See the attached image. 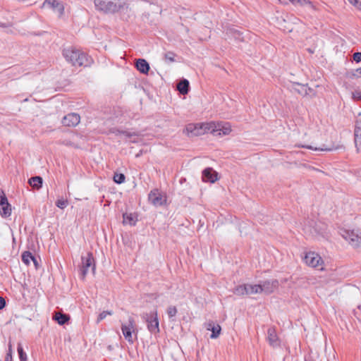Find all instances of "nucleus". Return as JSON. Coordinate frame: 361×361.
I'll use <instances>...</instances> for the list:
<instances>
[{
  "label": "nucleus",
  "instance_id": "obj_1",
  "mask_svg": "<svg viewBox=\"0 0 361 361\" xmlns=\"http://www.w3.org/2000/svg\"><path fill=\"white\" fill-rule=\"evenodd\" d=\"M63 55L73 66H88L92 62L87 54L72 47L63 49Z\"/></svg>",
  "mask_w": 361,
  "mask_h": 361
},
{
  "label": "nucleus",
  "instance_id": "obj_2",
  "mask_svg": "<svg viewBox=\"0 0 361 361\" xmlns=\"http://www.w3.org/2000/svg\"><path fill=\"white\" fill-rule=\"evenodd\" d=\"M94 2L97 9L104 13H113L128 8L126 4L121 1L114 2L108 0H94Z\"/></svg>",
  "mask_w": 361,
  "mask_h": 361
},
{
  "label": "nucleus",
  "instance_id": "obj_3",
  "mask_svg": "<svg viewBox=\"0 0 361 361\" xmlns=\"http://www.w3.org/2000/svg\"><path fill=\"white\" fill-rule=\"evenodd\" d=\"M231 126L228 122H209V133L214 136H223L230 134Z\"/></svg>",
  "mask_w": 361,
  "mask_h": 361
},
{
  "label": "nucleus",
  "instance_id": "obj_4",
  "mask_svg": "<svg viewBox=\"0 0 361 361\" xmlns=\"http://www.w3.org/2000/svg\"><path fill=\"white\" fill-rule=\"evenodd\" d=\"M209 123H189L185 127V132L190 137L200 136L205 133H209Z\"/></svg>",
  "mask_w": 361,
  "mask_h": 361
},
{
  "label": "nucleus",
  "instance_id": "obj_5",
  "mask_svg": "<svg viewBox=\"0 0 361 361\" xmlns=\"http://www.w3.org/2000/svg\"><path fill=\"white\" fill-rule=\"evenodd\" d=\"M341 235L353 247L361 252V233L355 231L342 230Z\"/></svg>",
  "mask_w": 361,
  "mask_h": 361
},
{
  "label": "nucleus",
  "instance_id": "obj_6",
  "mask_svg": "<svg viewBox=\"0 0 361 361\" xmlns=\"http://www.w3.org/2000/svg\"><path fill=\"white\" fill-rule=\"evenodd\" d=\"M81 259L82 266L80 267V277L82 279H84L88 273L90 268H91L92 273L94 274L95 264L92 253L91 252H87L85 257L82 256L81 257Z\"/></svg>",
  "mask_w": 361,
  "mask_h": 361
},
{
  "label": "nucleus",
  "instance_id": "obj_7",
  "mask_svg": "<svg viewBox=\"0 0 361 361\" xmlns=\"http://www.w3.org/2000/svg\"><path fill=\"white\" fill-rule=\"evenodd\" d=\"M142 318L147 322V329L152 334H157L159 332V320L157 312L154 311L150 314L144 313Z\"/></svg>",
  "mask_w": 361,
  "mask_h": 361
},
{
  "label": "nucleus",
  "instance_id": "obj_8",
  "mask_svg": "<svg viewBox=\"0 0 361 361\" xmlns=\"http://www.w3.org/2000/svg\"><path fill=\"white\" fill-rule=\"evenodd\" d=\"M148 200L155 207L162 206L166 202V195L158 189H154L149 193Z\"/></svg>",
  "mask_w": 361,
  "mask_h": 361
},
{
  "label": "nucleus",
  "instance_id": "obj_9",
  "mask_svg": "<svg viewBox=\"0 0 361 361\" xmlns=\"http://www.w3.org/2000/svg\"><path fill=\"white\" fill-rule=\"evenodd\" d=\"M135 323L133 317H129L128 323L121 325V330L125 338L130 343H133L132 336L133 332L135 331Z\"/></svg>",
  "mask_w": 361,
  "mask_h": 361
},
{
  "label": "nucleus",
  "instance_id": "obj_10",
  "mask_svg": "<svg viewBox=\"0 0 361 361\" xmlns=\"http://www.w3.org/2000/svg\"><path fill=\"white\" fill-rule=\"evenodd\" d=\"M304 260L308 266L322 269L323 260L317 253L314 252L307 253Z\"/></svg>",
  "mask_w": 361,
  "mask_h": 361
},
{
  "label": "nucleus",
  "instance_id": "obj_11",
  "mask_svg": "<svg viewBox=\"0 0 361 361\" xmlns=\"http://www.w3.org/2000/svg\"><path fill=\"white\" fill-rule=\"evenodd\" d=\"M0 214L4 218L8 217L11 214V205L8 203L3 190H0Z\"/></svg>",
  "mask_w": 361,
  "mask_h": 361
},
{
  "label": "nucleus",
  "instance_id": "obj_12",
  "mask_svg": "<svg viewBox=\"0 0 361 361\" xmlns=\"http://www.w3.org/2000/svg\"><path fill=\"white\" fill-rule=\"evenodd\" d=\"M80 121L79 114L71 113L65 116L62 119V123L65 126L74 127L76 126Z\"/></svg>",
  "mask_w": 361,
  "mask_h": 361
},
{
  "label": "nucleus",
  "instance_id": "obj_13",
  "mask_svg": "<svg viewBox=\"0 0 361 361\" xmlns=\"http://www.w3.org/2000/svg\"><path fill=\"white\" fill-rule=\"evenodd\" d=\"M267 339L269 344L273 348H276L280 345V340L277 336L276 329L274 327H270L267 330Z\"/></svg>",
  "mask_w": 361,
  "mask_h": 361
},
{
  "label": "nucleus",
  "instance_id": "obj_14",
  "mask_svg": "<svg viewBox=\"0 0 361 361\" xmlns=\"http://www.w3.org/2000/svg\"><path fill=\"white\" fill-rule=\"evenodd\" d=\"M262 288V293L270 294L274 291L279 286L277 280L265 281L262 284H259Z\"/></svg>",
  "mask_w": 361,
  "mask_h": 361
},
{
  "label": "nucleus",
  "instance_id": "obj_15",
  "mask_svg": "<svg viewBox=\"0 0 361 361\" xmlns=\"http://www.w3.org/2000/svg\"><path fill=\"white\" fill-rule=\"evenodd\" d=\"M46 6L56 10L60 16H61L64 12L63 4L56 0H45L42 4V7Z\"/></svg>",
  "mask_w": 361,
  "mask_h": 361
},
{
  "label": "nucleus",
  "instance_id": "obj_16",
  "mask_svg": "<svg viewBox=\"0 0 361 361\" xmlns=\"http://www.w3.org/2000/svg\"><path fill=\"white\" fill-rule=\"evenodd\" d=\"M217 180V173L212 168H207L202 171L204 182L214 183Z\"/></svg>",
  "mask_w": 361,
  "mask_h": 361
},
{
  "label": "nucleus",
  "instance_id": "obj_17",
  "mask_svg": "<svg viewBox=\"0 0 361 361\" xmlns=\"http://www.w3.org/2000/svg\"><path fill=\"white\" fill-rule=\"evenodd\" d=\"M206 329L212 331L211 338H216L221 334V328L219 324H215L213 321H209L206 324Z\"/></svg>",
  "mask_w": 361,
  "mask_h": 361
},
{
  "label": "nucleus",
  "instance_id": "obj_18",
  "mask_svg": "<svg viewBox=\"0 0 361 361\" xmlns=\"http://www.w3.org/2000/svg\"><path fill=\"white\" fill-rule=\"evenodd\" d=\"M136 68L142 73L147 74L149 70V65L145 59H139L135 63Z\"/></svg>",
  "mask_w": 361,
  "mask_h": 361
},
{
  "label": "nucleus",
  "instance_id": "obj_19",
  "mask_svg": "<svg viewBox=\"0 0 361 361\" xmlns=\"http://www.w3.org/2000/svg\"><path fill=\"white\" fill-rule=\"evenodd\" d=\"M354 136L357 150L358 152H361V126H355Z\"/></svg>",
  "mask_w": 361,
  "mask_h": 361
},
{
  "label": "nucleus",
  "instance_id": "obj_20",
  "mask_svg": "<svg viewBox=\"0 0 361 361\" xmlns=\"http://www.w3.org/2000/svg\"><path fill=\"white\" fill-rule=\"evenodd\" d=\"M189 88H190L189 81L186 79L181 80L177 85L178 90L182 94H188V92H189Z\"/></svg>",
  "mask_w": 361,
  "mask_h": 361
},
{
  "label": "nucleus",
  "instance_id": "obj_21",
  "mask_svg": "<svg viewBox=\"0 0 361 361\" xmlns=\"http://www.w3.org/2000/svg\"><path fill=\"white\" fill-rule=\"evenodd\" d=\"M53 319L58 322L59 324L63 325L66 324L68 319L69 316L61 312H56L53 317Z\"/></svg>",
  "mask_w": 361,
  "mask_h": 361
},
{
  "label": "nucleus",
  "instance_id": "obj_22",
  "mask_svg": "<svg viewBox=\"0 0 361 361\" xmlns=\"http://www.w3.org/2000/svg\"><path fill=\"white\" fill-rule=\"evenodd\" d=\"M123 222L124 224H128V225H130V226H134L135 225V223L137 221V219L135 217V216L133 214H128V213H125L123 214Z\"/></svg>",
  "mask_w": 361,
  "mask_h": 361
},
{
  "label": "nucleus",
  "instance_id": "obj_23",
  "mask_svg": "<svg viewBox=\"0 0 361 361\" xmlns=\"http://www.w3.org/2000/svg\"><path fill=\"white\" fill-rule=\"evenodd\" d=\"M42 178L40 176H34L29 179L30 185L35 189H39L42 185Z\"/></svg>",
  "mask_w": 361,
  "mask_h": 361
},
{
  "label": "nucleus",
  "instance_id": "obj_24",
  "mask_svg": "<svg viewBox=\"0 0 361 361\" xmlns=\"http://www.w3.org/2000/svg\"><path fill=\"white\" fill-rule=\"evenodd\" d=\"M247 295L262 293V288L259 284H246Z\"/></svg>",
  "mask_w": 361,
  "mask_h": 361
},
{
  "label": "nucleus",
  "instance_id": "obj_25",
  "mask_svg": "<svg viewBox=\"0 0 361 361\" xmlns=\"http://www.w3.org/2000/svg\"><path fill=\"white\" fill-rule=\"evenodd\" d=\"M293 89L298 92L300 94L306 95L307 94V88L305 85H302L298 82L293 83Z\"/></svg>",
  "mask_w": 361,
  "mask_h": 361
},
{
  "label": "nucleus",
  "instance_id": "obj_26",
  "mask_svg": "<svg viewBox=\"0 0 361 361\" xmlns=\"http://www.w3.org/2000/svg\"><path fill=\"white\" fill-rule=\"evenodd\" d=\"M283 2L282 0H281ZM294 5H300V6H308L309 7L314 8V6L312 3L309 0H289Z\"/></svg>",
  "mask_w": 361,
  "mask_h": 361
},
{
  "label": "nucleus",
  "instance_id": "obj_27",
  "mask_svg": "<svg viewBox=\"0 0 361 361\" xmlns=\"http://www.w3.org/2000/svg\"><path fill=\"white\" fill-rule=\"evenodd\" d=\"M31 260H34V256L29 251H25L22 254V261L27 265H29Z\"/></svg>",
  "mask_w": 361,
  "mask_h": 361
},
{
  "label": "nucleus",
  "instance_id": "obj_28",
  "mask_svg": "<svg viewBox=\"0 0 361 361\" xmlns=\"http://www.w3.org/2000/svg\"><path fill=\"white\" fill-rule=\"evenodd\" d=\"M234 294L237 295H247V289H246V284L240 285L237 286L234 290Z\"/></svg>",
  "mask_w": 361,
  "mask_h": 361
},
{
  "label": "nucleus",
  "instance_id": "obj_29",
  "mask_svg": "<svg viewBox=\"0 0 361 361\" xmlns=\"http://www.w3.org/2000/svg\"><path fill=\"white\" fill-rule=\"evenodd\" d=\"M347 77L353 79L355 78H360L361 77V67L355 70L351 71L350 72L347 73Z\"/></svg>",
  "mask_w": 361,
  "mask_h": 361
},
{
  "label": "nucleus",
  "instance_id": "obj_30",
  "mask_svg": "<svg viewBox=\"0 0 361 361\" xmlns=\"http://www.w3.org/2000/svg\"><path fill=\"white\" fill-rule=\"evenodd\" d=\"M17 350L19 355V359L20 361H27V355L24 352L22 345L20 343L18 344Z\"/></svg>",
  "mask_w": 361,
  "mask_h": 361
},
{
  "label": "nucleus",
  "instance_id": "obj_31",
  "mask_svg": "<svg viewBox=\"0 0 361 361\" xmlns=\"http://www.w3.org/2000/svg\"><path fill=\"white\" fill-rule=\"evenodd\" d=\"M176 54L173 51H167L164 54V58L166 62L173 63L175 61Z\"/></svg>",
  "mask_w": 361,
  "mask_h": 361
},
{
  "label": "nucleus",
  "instance_id": "obj_32",
  "mask_svg": "<svg viewBox=\"0 0 361 361\" xmlns=\"http://www.w3.org/2000/svg\"><path fill=\"white\" fill-rule=\"evenodd\" d=\"M113 179L115 183L121 184L125 181L126 177L123 173H115Z\"/></svg>",
  "mask_w": 361,
  "mask_h": 361
},
{
  "label": "nucleus",
  "instance_id": "obj_33",
  "mask_svg": "<svg viewBox=\"0 0 361 361\" xmlns=\"http://www.w3.org/2000/svg\"><path fill=\"white\" fill-rule=\"evenodd\" d=\"M178 312L177 308L175 306H170L167 309V314L169 319L173 320V317L176 315Z\"/></svg>",
  "mask_w": 361,
  "mask_h": 361
},
{
  "label": "nucleus",
  "instance_id": "obj_34",
  "mask_svg": "<svg viewBox=\"0 0 361 361\" xmlns=\"http://www.w3.org/2000/svg\"><path fill=\"white\" fill-rule=\"evenodd\" d=\"M68 204V202L67 200H64L63 198H61V199H59L56 202V205L57 207L60 208V209H65Z\"/></svg>",
  "mask_w": 361,
  "mask_h": 361
},
{
  "label": "nucleus",
  "instance_id": "obj_35",
  "mask_svg": "<svg viewBox=\"0 0 361 361\" xmlns=\"http://www.w3.org/2000/svg\"><path fill=\"white\" fill-rule=\"evenodd\" d=\"M113 312L112 311H103L101 312L97 319V323H99L102 320L106 318L107 315H112Z\"/></svg>",
  "mask_w": 361,
  "mask_h": 361
},
{
  "label": "nucleus",
  "instance_id": "obj_36",
  "mask_svg": "<svg viewBox=\"0 0 361 361\" xmlns=\"http://www.w3.org/2000/svg\"><path fill=\"white\" fill-rule=\"evenodd\" d=\"M354 6L361 10V0H348Z\"/></svg>",
  "mask_w": 361,
  "mask_h": 361
},
{
  "label": "nucleus",
  "instance_id": "obj_37",
  "mask_svg": "<svg viewBox=\"0 0 361 361\" xmlns=\"http://www.w3.org/2000/svg\"><path fill=\"white\" fill-rule=\"evenodd\" d=\"M353 58L356 63L361 62V51L354 53L353 55Z\"/></svg>",
  "mask_w": 361,
  "mask_h": 361
},
{
  "label": "nucleus",
  "instance_id": "obj_38",
  "mask_svg": "<svg viewBox=\"0 0 361 361\" xmlns=\"http://www.w3.org/2000/svg\"><path fill=\"white\" fill-rule=\"evenodd\" d=\"M123 135H124L126 137L130 138L133 136H137V134L135 133H131L128 131H122L121 132Z\"/></svg>",
  "mask_w": 361,
  "mask_h": 361
},
{
  "label": "nucleus",
  "instance_id": "obj_39",
  "mask_svg": "<svg viewBox=\"0 0 361 361\" xmlns=\"http://www.w3.org/2000/svg\"><path fill=\"white\" fill-rule=\"evenodd\" d=\"M353 98L357 100H361V92L355 91L353 93Z\"/></svg>",
  "mask_w": 361,
  "mask_h": 361
},
{
  "label": "nucleus",
  "instance_id": "obj_40",
  "mask_svg": "<svg viewBox=\"0 0 361 361\" xmlns=\"http://www.w3.org/2000/svg\"><path fill=\"white\" fill-rule=\"evenodd\" d=\"M6 306V300L4 298L0 297V310H2Z\"/></svg>",
  "mask_w": 361,
  "mask_h": 361
},
{
  "label": "nucleus",
  "instance_id": "obj_41",
  "mask_svg": "<svg viewBox=\"0 0 361 361\" xmlns=\"http://www.w3.org/2000/svg\"><path fill=\"white\" fill-rule=\"evenodd\" d=\"M302 147H305V148H307V149H314V150H330V149H323V148H313L312 146H309V145H307V146H302Z\"/></svg>",
  "mask_w": 361,
  "mask_h": 361
},
{
  "label": "nucleus",
  "instance_id": "obj_42",
  "mask_svg": "<svg viewBox=\"0 0 361 361\" xmlns=\"http://www.w3.org/2000/svg\"><path fill=\"white\" fill-rule=\"evenodd\" d=\"M5 361H13L12 353H10V352L7 353L6 357H5Z\"/></svg>",
  "mask_w": 361,
  "mask_h": 361
},
{
  "label": "nucleus",
  "instance_id": "obj_43",
  "mask_svg": "<svg viewBox=\"0 0 361 361\" xmlns=\"http://www.w3.org/2000/svg\"><path fill=\"white\" fill-rule=\"evenodd\" d=\"M11 26H12V24L10 23H0V27H11Z\"/></svg>",
  "mask_w": 361,
  "mask_h": 361
},
{
  "label": "nucleus",
  "instance_id": "obj_44",
  "mask_svg": "<svg viewBox=\"0 0 361 361\" xmlns=\"http://www.w3.org/2000/svg\"><path fill=\"white\" fill-rule=\"evenodd\" d=\"M62 144L65 145H71V142L67 140H64L62 141Z\"/></svg>",
  "mask_w": 361,
  "mask_h": 361
},
{
  "label": "nucleus",
  "instance_id": "obj_45",
  "mask_svg": "<svg viewBox=\"0 0 361 361\" xmlns=\"http://www.w3.org/2000/svg\"><path fill=\"white\" fill-rule=\"evenodd\" d=\"M8 352L12 353V344H11V341H9V343H8Z\"/></svg>",
  "mask_w": 361,
  "mask_h": 361
},
{
  "label": "nucleus",
  "instance_id": "obj_46",
  "mask_svg": "<svg viewBox=\"0 0 361 361\" xmlns=\"http://www.w3.org/2000/svg\"><path fill=\"white\" fill-rule=\"evenodd\" d=\"M18 1H20V2H24V3H30V0H18Z\"/></svg>",
  "mask_w": 361,
  "mask_h": 361
},
{
  "label": "nucleus",
  "instance_id": "obj_47",
  "mask_svg": "<svg viewBox=\"0 0 361 361\" xmlns=\"http://www.w3.org/2000/svg\"><path fill=\"white\" fill-rule=\"evenodd\" d=\"M33 262V263L35 264V267L37 266V259H35V257H34V260H32Z\"/></svg>",
  "mask_w": 361,
  "mask_h": 361
},
{
  "label": "nucleus",
  "instance_id": "obj_48",
  "mask_svg": "<svg viewBox=\"0 0 361 361\" xmlns=\"http://www.w3.org/2000/svg\"><path fill=\"white\" fill-rule=\"evenodd\" d=\"M240 32H237V31H236V32H235V37H240Z\"/></svg>",
  "mask_w": 361,
  "mask_h": 361
},
{
  "label": "nucleus",
  "instance_id": "obj_49",
  "mask_svg": "<svg viewBox=\"0 0 361 361\" xmlns=\"http://www.w3.org/2000/svg\"><path fill=\"white\" fill-rule=\"evenodd\" d=\"M130 141H131V142H137V141H136V140H130Z\"/></svg>",
  "mask_w": 361,
  "mask_h": 361
}]
</instances>
